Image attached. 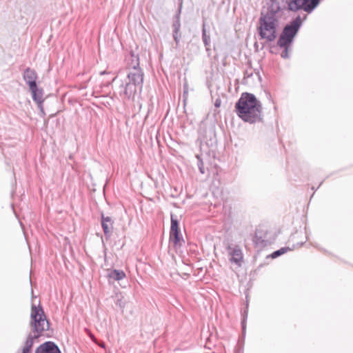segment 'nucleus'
<instances>
[{
	"instance_id": "obj_3",
	"label": "nucleus",
	"mask_w": 353,
	"mask_h": 353,
	"mask_svg": "<svg viewBox=\"0 0 353 353\" xmlns=\"http://www.w3.org/2000/svg\"><path fill=\"white\" fill-rule=\"evenodd\" d=\"M31 325L33 327L34 335H28L23 349L30 352L34 343V339L38 338L45 330H48L49 323L47 321L43 308L41 306L32 305Z\"/></svg>"
},
{
	"instance_id": "obj_19",
	"label": "nucleus",
	"mask_w": 353,
	"mask_h": 353,
	"mask_svg": "<svg viewBox=\"0 0 353 353\" xmlns=\"http://www.w3.org/2000/svg\"><path fill=\"white\" fill-rule=\"evenodd\" d=\"M203 41L205 46H208L210 43V37L207 34L205 29L203 28L202 30Z\"/></svg>"
},
{
	"instance_id": "obj_8",
	"label": "nucleus",
	"mask_w": 353,
	"mask_h": 353,
	"mask_svg": "<svg viewBox=\"0 0 353 353\" xmlns=\"http://www.w3.org/2000/svg\"><path fill=\"white\" fill-rule=\"evenodd\" d=\"M26 83L29 85V88H34L37 85V74L33 69L28 68L25 70L23 75Z\"/></svg>"
},
{
	"instance_id": "obj_2",
	"label": "nucleus",
	"mask_w": 353,
	"mask_h": 353,
	"mask_svg": "<svg viewBox=\"0 0 353 353\" xmlns=\"http://www.w3.org/2000/svg\"><path fill=\"white\" fill-rule=\"evenodd\" d=\"M235 112L240 119L249 123L263 120L262 104L253 94L243 93L235 104Z\"/></svg>"
},
{
	"instance_id": "obj_14",
	"label": "nucleus",
	"mask_w": 353,
	"mask_h": 353,
	"mask_svg": "<svg viewBox=\"0 0 353 353\" xmlns=\"http://www.w3.org/2000/svg\"><path fill=\"white\" fill-rule=\"evenodd\" d=\"M170 241L175 248L181 247L184 242L179 236V232H170Z\"/></svg>"
},
{
	"instance_id": "obj_27",
	"label": "nucleus",
	"mask_w": 353,
	"mask_h": 353,
	"mask_svg": "<svg viewBox=\"0 0 353 353\" xmlns=\"http://www.w3.org/2000/svg\"><path fill=\"white\" fill-rule=\"evenodd\" d=\"M99 345L103 348H105V345L104 343H99Z\"/></svg>"
},
{
	"instance_id": "obj_18",
	"label": "nucleus",
	"mask_w": 353,
	"mask_h": 353,
	"mask_svg": "<svg viewBox=\"0 0 353 353\" xmlns=\"http://www.w3.org/2000/svg\"><path fill=\"white\" fill-rule=\"evenodd\" d=\"M180 17L179 14L176 16V21L173 23V28L175 34H178L180 30Z\"/></svg>"
},
{
	"instance_id": "obj_12",
	"label": "nucleus",
	"mask_w": 353,
	"mask_h": 353,
	"mask_svg": "<svg viewBox=\"0 0 353 353\" xmlns=\"http://www.w3.org/2000/svg\"><path fill=\"white\" fill-rule=\"evenodd\" d=\"M253 242L256 246L259 248L266 246L268 245V241L265 239V233L261 230H257L253 238Z\"/></svg>"
},
{
	"instance_id": "obj_7",
	"label": "nucleus",
	"mask_w": 353,
	"mask_h": 353,
	"mask_svg": "<svg viewBox=\"0 0 353 353\" xmlns=\"http://www.w3.org/2000/svg\"><path fill=\"white\" fill-rule=\"evenodd\" d=\"M226 250L230 262L235 264L237 267H241L243 262V254L240 246L229 245Z\"/></svg>"
},
{
	"instance_id": "obj_22",
	"label": "nucleus",
	"mask_w": 353,
	"mask_h": 353,
	"mask_svg": "<svg viewBox=\"0 0 353 353\" xmlns=\"http://www.w3.org/2000/svg\"><path fill=\"white\" fill-rule=\"evenodd\" d=\"M198 166H199V169L200 172L201 174H204L205 173V170H204V168H203V162L201 161L199 163Z\"/></svg>"
},
{
	"instance_id": "obj_5",
	"label": "nucleus",
	"mask_w": 353,
	"mask_h": 353,
	"mask_svg": "<svg viewBox=\"0 0 353 353\" xmlns=\"http://www.w3.org/2000/svg\"><path fill=\"white\" fill-rule=\"evenodd\" d=\"M302 23V20L299 16L294 19L290 24L287 25L281 33L278 41V46H291L294 37L297 34L299 29Z\"/></svg>"
},
{
	"instance_id": "obj_1",
	"label": "nucleus",
	"mask_w": 353,
	"mask_h": 353,
	"mask_svg": "<svg viewBox=\"0 0 353 353\" xmlns=\"http://www.w3.org/2000/svg\"><path fill=\"white\" fill-rule=\"evenodd\" d=\"M130 71L125 83H122L117 89L119 96L123 99H133L137 91H141L144 74L139 67V57L130 52L125 58Z\"/></svg>"
},
{
	"instance_id": "obj_11",
	"label": "nucleus",
	"mask_w": 353,
	"mask_h": 353,
	"mask_svg": "<svg viewBox=\"0 0 353 353\" xmlns=\"http://www.w3.org/2000/svg\"><path fill=\"white\" fill-rule=\"evenodd\" d=\"M30 90L32 95V99L38 104V106L39 108H43V90L39 89L37 87V85H35V88H30Z\"/></svg>"
},
{
	"instance_id": "obj_24",
	"label": "nucleus",
	"mask_w": 353,
	"mask_h": 353,
	"mask_svg": "<svg viewBox=\"0 0 353 353\" xmlns=\"http://www.w3.org/2000/svg\"><path fill=\"white\" fill-rule=\"evenodd\" d=\"M220 105H221V101H220V100H216V101H215L214 105H215L216 107H219V106H220Z\"/></svg>"
},
{
	"instance_id": "obj_6",
	"label": "nucleus",
	"mask_w": 353,
	"mask_h": 353,
	"mask_svg": "<svg viewBox=\"0 0 353 353\" xmlns=\"http://www.w3.org/2000/svg\"><path fill=\"white\" fill-rule=\"evenodd\" d=\"M320 0H290L288 3V9L293 12L303 10L311 13L319 4Z\"/></svg>"
},
{
	"instance_id": "obj_28",
	"label": "nucleus",
	"mask_w": 353,
	"mask_h": 353,
	"mask_svg": "<svg viewBox=\"0 0 353 353\" xmlns=\"http://www.w3.org/2000/svg\"><path fill=\"white\" fill-rule=\"evenodd\" d=\"M22 353H29V352L23 349L22 350Z\"/></svg>"
},
{
	"instance_id": "obj_10",
	"label": "nucleus",
	"mask_w": 353,
	"mask_h": 353,
	"mask_svg": "<svg viewBox=\"0 0 353 353\" xmlns=\"http://www.w3.org/2000/svg\"><path fill=\"white\" fill-rule=\"evenodd\" d=\"M101 226L105 236L109 237L113 229V221L110 216H105L101 214Z\"/></svg>"
},
{
	"instance_id": "obj_29",
	"label": "nucleus",
	"mask_w": 353,
	"mask_h": 353,
	"mask_svg": "<svg viewBox=\"0 0 353 353\" xmlns=\"http://www.w3.org/2000/svg\"><path fill=\"white\" fill-rule=\"evenodd\" d=\"M105 74V72H101V74Z\"/></svg>"
},
{
	"instance_id": "obj_25",
	"label": "nucleus",
	"mask_w": 353,
	"mask_h": 353,
	"mask_svg": "<svg viewBox=\"0 0 353 353\" xmlns=\"http://www.w3.org/2000/svg\"><path fill=\"white\" fill-rule=\"evenodd\" d=\"M188 93V85L186 83L184 84V94Z\"/></svg>"
},
{
	"instance_id": "obj_17",
	"label": "nucleus",
	"mask_w": 353,
	"mask_h": 353,
	"mask_svg": "<svg viewBox=\"0 0 353 353\" xmlns=\"http://www.w3.org/2000/svg\"><path fill=\"white\" fill-rule=\"evenodd\" d=\"M290 249L288 248H282L275 252H274L272 254H271V257L273 258V259H275L281 255H282L283 254L285 253L288 252V250H289Z\"/></svg>"
},
{
	"instance_id": "obj_20",
	"label": "nucleus",
	"mask_w": 353,
	"mask_h": 353,
	"mask_svg": "<svg viewBox=\"0 0 353 353\" xmlns=\"http://www.w3.org/2000/svg\"><path fill=\"white\" fill-rule=\"evenodd\" d=\"M291 46H279L280 48H283V50L281 54V56L282 58L286 59L289 57L288 54V49Z\"/></svg>"
},
{
	"instance_id": "obj_4",
	"label": "nucleus",
	"mask_w": 353,
	"mask_h": 353,
	"mask_svg": "<svg viewBox=\"0 0 353 353\" xmlns=\"http://www.w3.org/2000/svg\"><path fill=\"white\" fill-rule=\"evenodd\" d=\"M278 21L271 14L262 15L259 19V34L261 39L268 42L275 40L277 35Z\"/></svg>"
},
{
	"instance_id": "obj_16",
	"label": "nucleus",
	"mask_w": 353,
	"mask_h": 353,
	"mask_svg": "<svg viewBox=\"0 0 353 353\" xmlns=\"http://www.w3.org/2000/svg\"><path fill=\"white\" fill-rule=\"evenodd\" d=\"M179 232V222L176 219L174 218V216H171V228L170 232Z\"/></svg>"
},
{
	"instance_id": "obj_21",
	"label": "nucleus",
	"mask_w": 353,
	"mask_h": 353,
	"mask_svg": "<svg viewBox=\"0 0 353 353\" xmlns=\"http://www.w3.org/2000/svg\"><path fill=\"white\" fill-rule=\"evenodd\" d=\"M116 304L119 307L124 309V307H125L126 301L124 299H123V301H122V299H118Z\"/></svg>"
},
{
	"instance_id": "obj_26",
	"label": "nucleus",
	"mask_w": 353,
	"mask_h": 353,
	"mask_svg": "<svg viewBox=\"0 0 353 353\" xmlns=\"http://www.w3.org/2000/svg\"><path fill=\"white\" fill-rule=\"evenodd\" d=\"M245 319H246V316H244V317H243V321H242V327H243V330H244V329H245L244 322H245Z\"/></svg>"
},
{
	"instance_id": "obj_13",
	"label": "nucleus",
	"mask_w": 353,
	"mask_h": 353,
	"mask_svg": "<svg viewBox=\"0 0 353 353\" xmlns=\"http://www.w3.org/2000/svg\"><path fill=\"white\" fill-rule=\"evenodd\" d=\"M285 7L283 0H271L270 10L271 12L277 13Z\"/></svg>"
},
{
	"instance_id": "obj_9",
	"label": "nucleus",
	"mask_w": 353,
	"mask_h": 353,
	"mask_svg": "<svg viewBox=\"0 0 353 353\" xmlns=\"http://www.w3.org/2000/svg\"><path fill=\"white\" fill-rule=\"evenodd\" d=\"M35 353H61L58 346L51 341L46 342L39 345Z\"/></svg>"
},
{
	"instance_id": "obj_15",
	"label": "nucleus",
	"mask_w": 353,
	"mask_h": 353,
	"mask_svg": "<svg viewBox=\"0 0 353 353\" xmlns=\"http://www.w3.org/2000/svg\"><path fill=\"white\" fill-rule=\"evenodd\" d=\"M109 276L115 281H120L125 277V274L123 270H114L110 273Z\"/></svg>"
},
{
	"instance_id": "obj_23",
	"label": "nucleus",
	"mask_w": 353,
	"mask_h": 353,
	"mask_svg": "<svg viewBox=\"0 0 353 353\" xmlns=\"http://www.w3.org/2000/svg\"><path fill=\"white\" fill-rule=\"evenodd\" d=\"M173 37H174V41H176V43H177L179 42L178 34H175V33L174 32Z\"/></svg>"
}]
</instances>
